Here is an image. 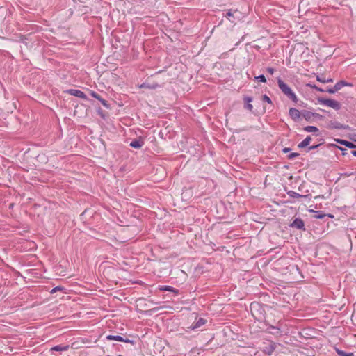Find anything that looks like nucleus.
Segmentation results:
<instances>
[{"label":"nucleus","mask_w":356,"mask_h":356,"mask_svg":"<svg viewBox=\"0 0 356 356\" xmlns=\"http://www.w3.org/2000/svg\"><path fill=\"white\" fill-rule=\"evenodd\" d=\"M278 86L281 91L290 99H291L294 103H297L298 98L295 92H293L291 88L286 84L282 80L280 79L277 81Z\"/></svg>","instance_id":"nucleus-1"},{"label":"nucleus","mask_w":356,"mask_h":356,"mask_svg":"<svg viewBox=\"0 0 356 356\" xmlns=\"http://www.w3.org/2000/svg\"><path fill=\"white\" fill-rule=\"evenodd\" d=\"M320 102L323 104H324L328 107L332 108L334 109L338 110L340 108V104L336 100L331 99H326L320 100Z\"/></svg>","instance_id":"nucleus-2"},{"label":"nucleus","mask_w":356,"mask_h":356,"mask_svg":"<svg viewBox=\"0 0 356 356\" xmlns=\"http://www.w3.org/2000/svg\"><path fill=\"white\" fill-rule=\"evenodd\" d=\"M67 93L79 97L81 99H86L87 97L83 92L79 90L70 89L66 91Z\"/></svg>","instance_id":"nucleus-3"},{"label":"nucleus","mask_w":356,"mask_h":356,"mask_svg":"<svg viewBox=\"0 0 356 356\" xmlns=\"http://www.w3.org/2000/svg\"><path fill=\"white\" fill-rule=\"evenodd\" d=\"M289 115L293 120L296 121L300 118V113L298 109L291 108L289 109Z\"/></svg>","instance_id":"nucleus-4"},{"label":"nucleus","mask_w":356,"mask_h":356,"mask_svg":"<svg viewBox=\"0 0 356 356\" xmlns=\"http://www.w3.org/2000/svg\"><path fill=\"white\" fill-rule=\"evenodd\" d=\"M276 344L275 343L270 341L268 346L265 347L264 352L268 355H271L273 351L275 350Z\"/></svg>","instance_id":"nucleus-5"},{"label":"nucleus","mask_w":356,"mask_h":356,"mask_svg":"<svg viewBox=\"0 0 356 356\" xmlns=\"http://www.w3.org/2000/svg\"><path fill=\"white\" fill-rule=\"evenodd\" d=\"M90 95L92 97H94V98H95V99H98V100L102 103V104L104 106L107 107V106H108V104H107V102H106L105 99H102V98L101 97V96H100L99 94H97V92H95V91H92V90H91V91L90 92Z\"/></svg>","instance_id":"nucleus-6"},{"label":"nucleus","mask_w":356,"mask_h":356,"mask_svg":"<svg viewBox=\"0 0 356 356\" xmlns=\"http://www.w3.org/2000/svg\"><path fill=\"white\" fill-rule=\"evenodd\" d=\"M304 225H305L304 222L300 218H296L291 223L292 227H296L300 229H303Z\"/></svg>","instance_id":"nucleus-7"},{"label":"nucleus","mask_w":356,"mask_h":356,"mask_svg":"<svg viewBox=\"0 0 356 356\" xmlns=\"http://www.w3.org/2000/svg\"><path fill=\"white\" fill-rule=\"evenodd\" d=\"M106 338L108 340H115L118 341H122V342H128L129 339H124L123 337L119 335H108Z\"/></svg>","instance_id":"nucleus-8"},{"label":"nucleus","mask_w":356,"mask_h":356,"mask_svg":"<svg viewBox=\"0 0 356 356\" xmlns=\"http://www.w3.org/2000/svg\"><path fill=\"white\" fill-rule=\"evenodd\" d=\"M244 101L246 103L245 108L250 111H252L253 106L251 104V102L252 101V97H244Z\"/></svg>","instance_id":"nucleus-9"},{"label":"nucleus","mask_w":356,"mask_h":356,"mask_svg":"<svg viewBox=\"0 0 356 356\" xmlns=\"http://www.w3.org/2000/svg\"><path fill=\"white\" fill-rule=\"evenodd\" d=\"M143 144L144 142L143 140H136L131 141L130 146L136 149H139L143 145Z\"/></svg>","instance_id":"nucleus-10"},{"label":"nucleus","mask_w":356,"mask_h":356,"mask_svg":"<svg viewBox=\"0 0 356 356\" xmlns=\"http://www.w3.org/2000/svg\"><path fill=\"white\" fill-rule=\"evenodd\" d=\"M159 289L160 291H165L173 292V293H175L176 294L178 293L177 290H176L175 289H174L173 287H172L170 286H159Z\"/></svg>","instance_id":"nucleus-11"},{"label":"nucleus","mask_w":356,"mask_h":356,"mask_svg":"<svg viewBox=\"0 0 356 356\" xmlns=\"http://www.w3.org/2000/svg\"><path fill=\"white\" fill-rule=\"evenodd\" d=\"M312 140V138L310 136H307L305 140H303L298 145V147L303 148L307 147L309 145L310 142Z\"/></svg>","instance_id":"nucleus-12"},{"label":"nucleus","mask_w":356,"mask_h":356,"mask_svg":"<svg viewBox=\"0 0 356 356\" xmlns=\"http://www.w3.org/2000/svg\"><path fill=\"white\" fill-rule=\"evenodd\" d=\"M69 349V346H56L51 348V350H55V351H66Z\"/></svg>","instance_id":"nucleus-13"},{"label":"nucleus","mask_w":356,"mask_h":356,"mask_svg":"<svg viewBox=\"0 0 356 356\" xmlns=\"http://www.w3.org/2000/svg\"><path fill=\"white\" fill-rule=\"evenodd\" d=\"M339 143L341 145H344L345 146L349 147V148H355L356 146L352 143L351 142H348L343 140H337Z\"/></svg>","instance_id":"nucleus-14"},{"label":"nucleus","mask_w":356,"mask_h":356,"mask_svg":"<svg viewBox=\"0 0 356 356\" xmlns=\"http://www.w3.org/2000/svg\"><path fill=\"white\" fill-rule=\"evenodd\" d=\"M238 11L236 10H229L227 14H226V17L229 20L231 21L232 22H234V20L232 19V17H234V15L236 13H237Z\"/></svg>","instance_id":"nucleus-15"},{"label":"nucleus","mask_w":356,"mask_h":356,"mask_svg":"<svg viewBox=\"0 0 356 356\" xmlns=\"http://www.w3.org/2000/svg\"><path fill=\"white\" fill-rule=\"evenodd\" d=\"M304 130L307 132L316 133L318 131V129L314 126H307L304 128Z\"/></svg>","instance_id":"nucleus-16"},{"label":"nucleus","mask_w":356,"mask_h":356,"mask_svg":"<svg viewBox=\"0 0 356 356\" xmlns=\"http://www.w3.org/2000/svg\"><path fill=\"white\" fill-rule=\"evenodd\" d=\"M309 212L315 213L316 214L314 216V218L316 219H322L326 216L325 213H323L322 212L315 211L313 209H310Z\"/></svg>","instance_id":"nucleus-17"},{"label":"nucleus","mask_w":356,"mask_h":356,"mask_svg":"<svg viewBox=\"0 0 356 356\" xmlns=\"http://www.w3.org/2000/svg\"><path fill=\"white\" fill-rule=\"evenodd\" d=\"M347 86V83L345 81H339L334 86V90H339L342 87Z\"/></svg>","instance_id":"nucleus-18"},{"label":"nucleus","mask_w":356,"mask_h":356,"mask_svg":"<svg viewBox=\"0 0 356 356\" xmlns=\"http://www.w3.org/2000/svg\"><path fill=\"white\" fill-rule=\"evenodd\" d=\"M205 323V320L203 318H200L195 324V325L193 326L192 329L197 328L202 325H203Z\"/></svg>","instance_id":"nucleus-19"},{"label":"nucleus","mask_w":356,"mask_h":356,"mask_svg":"<svg viewBox=\"0 0 356 356\" xmlns=\"http://www.w3.org/2000/svg\"><path fill=\"white\" fill-rule=\"evenodd\" d=\"M262 100H263L264 102H267V103L270 104H272V101H271V99H270V97H268L266 95H264L262 96Z\"/></svg>","instance_id":"nucleus-20"},{"label":"nucleus","mask_w":356,"mask_h":356,"mask_svg":"<svg viewBox=\"0 0 356 356\" xmlns=\"http://www.w3.org/2000/svg\"><path fill=\"white\" fill-rule=\"evenodd\" d=\"M339 356H353V353H346L342 350L337 351Z\"/></svg>","instance_id":"nucleus-21"},{"label":"nucleus","mask_w":356,"mask_h":356,"mask_svg":"<svg viewBox=\"0 0 356 356\" xmlns=\"http://www.w3.org/2000/svg\"><path fill=\"white\" fill-rule=\"evenodd\" d=\"M256 79L261 82H263V83L266 82V77L264 76V75H259V76H257Z\"/></svg>","instance_id":"nucleus-22"},{"label":"nucleus","mask_w":356,"mask_h":356,"mask_svg":"<svg viewBox=\"0 0 356 356\" xmlns=\"http://www.w3.org/2000/svg\"><path fill=\"white\" fill-rule=\"evenodd\" d=\"M63 289V287L61 286H56L55 288H54L51 291V293H56V291H60Z\"/></svg>","instance_id":"nucleus-23"},{"label":"nucleus","mask_w":356,"mask_h":356,"mask_svg":"<svg viewBox=\"0 0 356 356\" xmlns=\"http://www.w3.org/2000/svg\"><path fill=\"white\" fill-rule=\"evenodd\" d=\"M317 81L321 82V83H325V77L324 76H317Z\"/></svg>","instance_id":"nucleus-24"},{"label":"nucleus","mask_w":356,"mask_h":356,"mask_svg":"<svg viewBox=\"0 0 356 356\" xmlns=\"http://www.w3.org/2000/svg\"><path fill=\"white\" fill-rule=\"evenodd\" d=\"M299 156V154L298 153H292L289 156V159H293L295 157H297Z\"/></svg>","instance_id":"nucleus-25"},{"label":"nucleus","mask_w":356,"mask_h":356,"mask_svg":"<svg viewBox=\"0 0 356 356\" xmlns=\"http://www.w3.org/2000/svg\"><path fill=\"white\" fill-rule=\"evenodd\" d=\"M309 86H310V87H312V88H314V89H316V90H318V91H321V92H322V91H323V90H322V89H321L320 88L317 87V86H315V85H314V86L309 85Z\"/></svg>","instance_id":"nucleus-26"},{"label":"nucleus","mask_w":356,"mask_h":356,"mask_svg":"<svg viewBox=\"0 0 356 356\" xmlns=\"http://www.w3.org/2000/svg\"><path fill=\"white\" fill-rule=\"evenodd\" d=\"M259 307V305H258V304H256V303H252V304L250 305V308H251V310H252V309H253L254 308H256V307Z\"/></svg>","instance_id":"nucleus-27"},{"label":"nucleus","mask_w":356,"mask_h":356,"mask_svg":"<svg viewBox=\"0 0 356 356\" xmlns=\"http://www.w3.org/2000/svg\"><path fill=\"white\" fill-rule=\"evenodd\" d=\"M267 72L268 73H270V74H273V72H274V70L273 68H271V67H268V68H267Z\"/></svg>","instance_id":"nucleus-28"},{"label":"nucleus","mask_w":356,"mask_h":356,"mask_svg":"<svg viewBox=\"0 0 356 356\" xmlns=\"http://www.w3.org/2000/svg\"><path fill=\"white\" fill-rule=\"evenodd\" d=\"M336 91H337V90H334V88L333 89H329V90H327V92H328L329 93H334V92H336Z\"/></svg>","instance_id":"nucleus-29"},{"label":"nucleus","mask_w":356,"mask_h":356,"mask_svg":"<svg viewBox=\"0 0 356 356\" xmlns=\"http://www.w3.org/2000/svg\"><path fill=\"white\" fill-rule=\"evenodd\" d=\"M333 80L332 79H325V83H330V82H332Z\"/></svg>","instance_id":"nucleus-30"},{"label":"nucleus","mask_w":356,"mask_h":356,"mask_svg":"<svg viewBox=\"0 0 356 356\" xmlns=\"http://www.w3.org/2000/svg\"><path fill=\"white\" fill-rule=\"evenodd\" d=\"M318 146V145H314V146H311V147H309V150L314 149L316 148Z\"/></svg>","instance_id":"nucleus-31"},{"label":"nucleus","mask_w":356,"mask_h":356,"mask_svg":"<svg viewBox=\"0 0 356 356\" xmlns=\"http://www.w3.org/2000/svg\"><path fill=\"white\" fill-rule=\"evenodd\" d=\"M353 155L356 156V151L353 152Z\"/></svg>","instance_id":"nucleus-32"}]
</instances>
